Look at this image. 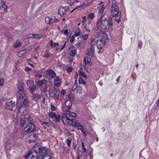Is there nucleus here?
Here are the masks:
<instances>
[{
  "mask_svg": "<svg viewBox=\"0 0 159 159\" xmlns=\"http://www.w3.org/2000/svg\"><path fill=\"white\" fill-rule=\"evenodd\" d=\"M21 45V43L19 40H17L16 41L15 43L13 45V47L14 48H17L19 47Z\"/></svg>",
  "mask_w": 159,
  "mask_h": 159,
  "instance_id": "b1692460",
  "label": "nucleus"
},
{
  "mask_svg": "<svg viewBox=\"0 0 159 159\" xmlns=\"http://www.w3.org/2000/svg\"><path fill=\"white\" fill-rule=\"evenodd\" d=\"M31 70H32L31 69L30 67H26L25 68V70L26 72L29 71Z\"/></svg>",
  "mask_w": 159,
  "mask_h": 159,
  "instance_id": "5fc2aeb1",
  "label": "nucleus"
},
{
  "mask_svg": "<svg viewBox=\"0 0 159 159\" xmlns=\"http://www.w3.org/2000/svg\"><path fill=\"white\" fill-rule=\"evenodd\" d=\"M34 35V38L35 39H40L42 38L43 36V35L42 34H35Z\"/></svg>",
  "mask_w": 159,
  "mask_h": 159,
  "instance_id": "58836bf2",
  "label": "nucleus"
},
{
  "mask_svg": "<svg viewBox=\"0 0 159 159\" xmlns=\"http://www.w3.org/2000/svg\"><path fill=\"white\" fill-rule=\"evenodd\" d=\"M27 124L24 129V131L26 133H32L34 132L36 127L34 124L32 118L30 116H29L27 119Z\"/></svg>",
  "mask_w": 159,
  "mask_h": 159,
  "instance_id": "20e7f679",
  "label": "nucleus"
},
{
  "mask_svg": "<svg viewBox=\"0 0 159 159\" xmlns=\"http://www.w3.org/2000/svg\"><path fill=\"white\" fill-rule=\"evenodd\" d=\"M51 109L52 111H54L56 110V108L54 106H53L52 105H51Z\"/></svg>",
  "mask_w": 159,
  "mask_h": 159,
  "instance_id": "680f3d73",
  "label": "nucleus"
},
{
  "mask_svg": "<svg viewBox=\"0 0 159 159\" xmlns=\"http://www.w3.org/2000/svg\"><path fill=\"white\" fill-rule=\"evenodd\" d=\"M68 33V30H64V34L65 35H67Z\"/></svg>",
  "mask_w": 159,
  "mask_h": 159,
  "instance_id": "bf43d9fd",
  "label": "nucleus"
},
{
  "mask_svg": "<svg viewBox=\"0 0 159 159\" xmlns=\"http://www.w3.org/2000/svg\"><path fill=\"white\" fill-rule=\"evenodd\" d=\"M2 7L3 8L4 10H7V6L6 5L5 1H3L2 2Z\"/></svg>",
  "mask_w": 159,
  "mask_h": 159,
  "instance_id": "4c0bfd02",
  "label": "nucleus"
},
{
  "mask_svg": "<svg viewBox=\"0 0 159 159\" xmlns=\"http://www.w3.org/2000/svg\"><path fill=\"white\" fill-rule=\"evenodd\" d=\"M75 38L74 36L73 35L72 36L70 39V41L71 42H73Z\"/></svg>",
  "mask_w": 159,
  "mask_h": 159,
  "instance_id": "6e6d98bb",
  "label": "nucleus"
},
{
  "mask_svg": "<svg viewBox=\"0 0 159 159\" xmlns=\"http://www.w3.org/2000/svg\"><path fill=\"white\" fill-rule=\"evenodd\" d=\"M78 72L79 73V75L81 76H82L84 78L86 79L87 78V75H86V73L84 72L81 69H80L78 70Z\"/></svg>",
  "mask_w": 159,
  "mask_h": 159,
  "instance_id": "4be33fe9",
  "label": "nucleus"
},
{
  "mask_svg": "<svg viewBox=\"0 0 159 159\" xmlns=\"http://www.w3.org/2000/svg\"><path fill=\"white\" fill-rule=\"evenodd\" d=\"M77 51L76 50H73L70 51V55L71 56H74L76 54Z\"/></svg>",
  "mask_w": 159,
  "mask_h": 159,
  "instance_id": "f704fd0d",
  "label": "nucleus"
},
{
  "mask_svg": "<svg viewBox=\"0 0 159 159\" xmlns=\"http://www.w3.org/2000/svg\"><path fill=\"white\" fill-rule=\"evenodd\" d=\"M117 2L115 0H109V4L111 6L112 16H116V15L121 14V12L119 11V8L117 6Z\"/></svg>",
  "mask_w": 159,
  "mask_h": 159,
  "instance_id": "7ed1b4c3",
  "label": "nucleus"
},
{
  "mask_svg": "<svg viewBox=\"0 0 159 159\" xmlns=\"http://www.w3.org/2000/svg\"><path fill=\"white\" fill-rule=\"evenodd\" d=\"M66 116L65 117L67 120H70L71 121H73V119H71L68 116L70 117H75L76 116V113L70 112L68 110H66Z\"/></svg>",
  "mask_w": 159,
  "mask_h": 159,
  "instance_id": "6e6552de",
  "label": "nucleus"
},
{
  "mask_svg": "<svg viewBox=\"0 0 159 159\" xmlns=\"http://www.w3.org/2000/svg\"><path fill=\"white\" fill-rule=\"evenodd\" d=\"M66 42H65L64 43V45L61 48V50H62V49H63L65 48V47L66 46Z\"/></svg>",
  "mask_w": 159,
  "mask_h": 159,
  "instance_id": "69168bd1",
  "label": "nucleus"
},
{
  "mask_svg": "<svg viewBox=\"0 0 159 159\" xmlns=\"http://www.w3.org/2000/svg\"><path fill=\"white\" fill-rule=\"evenodd\" d=\"M56 115L54 112H51L49 114V116L51 118H54Z\"/></svg>",
  "mask_w": 159,
  "mask_h": 159,
  "instance_id": "e433bc0d",
  "label": "nucleus"
},
{
  "mask_svg": "<svg viewBox=\"0 0 159 159\" xmlns=\"http://www.w3.org/2000/svg\"><path fill=\"white\" fill-rule=\"evenodd\" d=\"M107 39L105 37L102 38L100 40H98L96 42L98 49L100 50L102 49L107 44Z\"/></svg>",
  "mask_w": 159,
  "mask_h": 159,
  "instance_id": "39448f33",
  "label": "nucleus"
},
{
  "mask_svg": "<svg viewBox=\"0 0 159 159\" xmlns=\"http://www.w3.org/2000/svg\"><path fill=\"white\" fill-rule=\"evenodd\" d=\"M76 144L75 143L73 142V148L74 149H75Z\"/></svg>",
  "mask_w": 159,
  "mask_h": 159,
  "instance_id": "338daca9",
  "label": "nucleus"
},
{
  "mask_svg": "<svg viewBox=\"0 0 159 159\" xmlns=\"http://www.w3.org/2000/svg\"><path fill=\"white\" fill-rule=\"evenodd\" d=\"M32 154L30 152H29V153H28L25 156V159H28V158L31 156H31Z\"/></svg>",
  "mask_w": 159,
  "mask_h": 159,
  "instance_id": "09e8293b",
  "label": "nucleus"
},
{
  "mask_svg": "<svg viewBox=\"0 0 159 159\" xmlns=\"http://www.w3.org/2000/svg\"><path fill=\"white\" fill-rule=\"evenodd\" d=\"M42 96V95L41 93H33L31 96L32 99V100L37 101L40 99Z\"/></svg>",
  "mask_w": 159,
  "mask_h": 159,
  "instance_id": "9d476101",
  "label": "nucleus"
},
{
  "mask_svg": "<svg viewBox=\"0 0 159 159\" xmlns=\"http://www.w3.org/2000/svg\"><path fill=\"white\" fill-rule=\"evenodd\" d=\"M78 86V84L77 80H75V83L74 84L72 88V91L75 90Z\"/></svg>",
  "mask_w": 159,
  "mask_h": 159,
  "instance_id": "c756f323",
  "label": "nucleus"
},
{
  "mask_svg": "<svg viewBox=\"0 0 159 159\" xmlns=\"http://www.w3.org/2000/svg\"><path fill=\"white\" fill-rule=\"evenodd\" d=\"M69 7L68 6L61 7L58 11V14L61 16H65L68 14L69 10Z\"/></svg>",
  "mask_w": 159,
  "mask_h": 159,
  "instance_id": "0eeeda50",
  "label": "nucleus"
},
{
  "mask_svg": "<svg viewBox=\"0 0 159 159\" xmlns=\"http://www.w3.org/2000/svg\"><path fill=\"white\" fill-rule=\"evenodd\" d=\"M156 109L157 110L159 109V100H158L157 101V105Z\"/></svg>",
  "mask_w": 159,
  "mask_h": 159,
  "instance_id": "4d7b16f0",
  "label": "nucleus"
},
{
  "mask_svg": "<svg viewBox=\"0 0 159 159\" xmlns=\"http://www.w3.org/2000/svg\"><path fill=\"white\" fill-rule=\"evenodd\" d=\"M79 84H83L84 86H86L87 84L86 82L84 81L82 77L79 78Z\"/></svg>",
  "mask_w": 159,
  "mask_h": 159,
  "instance_id": "393cba45",
  "label": "nucleus"
},
{
  "mask_svg": "<svg viewBox=\"0 0 159 159\" xmlns=\"http://www.w3.org/2000/svg\"><path fill=\"white\" fill-rule=\"evenodd\" d=\"M65 92H66V91H65V90H63V89H62L60 91V93H61V94L62 95L64 94H65Z\"/></svg>",
  "mask_w": 159,
  "mask_h": 159,
  "instance_id": "e2e57ef3",
  "label": "nucleus"
},
{
  "mask_svg": "<svg viewBox=\"0 0 159 159\" xmlns=\"http://www.w3.org/2000/svg\"><path fill=\"white\" fill-rule=\"evenodd\" d=\"M19 123L21 127H23L26 123V118L25 117H21L20 118Z\"/></svg>",
  "mask_w": 159,
  "mask_h": 159,
  "instance_id": "4468645a",
  "label": "nucleus"
},
{
  "mask_svg": "<svg viewBox=\"0 0 159 159\" xmlns=\"http://www.w3.org/2000/svg\"><path fill=\"white\" fill-rule=\"evenodd\" d=\"M97 24L101 26L104 29H107V27L111 28L113 26L112 20L111 18H108L107 20L102 14L100 18L98 19Z\"/></svg>",
  "mask_w": 159,
  "mask_h": 159,
  "instance_id": "f03ea898",
  "label": "nucleus"
},
{
  "mask_svg": "<svg viewBox=\"0 0 159 159\" xmlns=\"http://www.w3.org/2000/svg\"><path fill=\"white\" fill-rule=\"evenodd\" d=\"M17 89L18 94L20 95L19 98L21 99H23L26 94L21 83H19L17 84Z\"/></svg>",
  "mask_w": 159,
  "mask_h": 159,
  "instance_id": "423d86ee",
  "label": "nucleus"
},
{
  "mask_svg": "<svg viewBox=\"0 0 159 159\" xmlns=\"http://www.w3.org/2000/svg\"><path fill=\"white\" fill-rule=\"evenodd\" d=\"M72 123L73 125H74V126H75L77 128H79L80 127H82V125L79 123L75 122H73Z\"/></svg>",
  "mask_w": 159,
  "mask_h": 159,
  "instance_id": "7c9ffc66",
  "label": "nucleus"
},
{
  "mask_svg": "<svg viewBox=\"0 0 159 159\" xmlns=\"http://www.w3.org/2000/svg\"><path fill=\"white\" fill-rule=\"evenodd\" d=\"M98 13H101L103 11L104 9V6L103 5L100 6L98 7Z\"/></svg>",
  "mask_w": 159,
  "mask_h": 159,
  "instance_id": "c85d7f7f",
  "label": "nucleus"
},
{
  "mask_svg": "<svg viewBox=\"0 0 159 159\" xmlns=\"http://www.w3.org/2000/svg\"><path fill=\"white\" fill-rule=\"evenodd\" d=\"M79 2V0H68V3L71 5H75Z\"/></svg>",
  "mask_w": 159,
  "mask_h": 159,
  "instance_id": "412c9836",
  "label": "nucleus"
},
{
  "mask_svg": "<svg viewBox=\"0 0 159 159\" xmlns=\"http://www.w3.org/2000/svg\"><path fill=\"white\" fill-rule=\"evenodd\" d=\"M54 118H55V122H57L60 121L61 119V117L60 116L56 115L55 116Z\"/></svg>",
  "mask_w": 159,
  "mask_h": 159,
  "instance_id": "c9c22d12",
  "label": "nucleus"
},
{
  "mask_svg": "<svg viewBox=\"0 0 159 159\" xmlns=\"http://www.w3.org/2000/svg\"><path fill=\"white\" fill-rule=\"evenodd\" d=\"M37 143L35 144L31 150L30 151L32 154L30 158H34L37 155V153L39 152L38 154L44 157L48 156L49 157L50 159L52 155V152L49 150H47L45 147H39Z\"/></svg>",
  "mask_w": 159,
  "mask_h": 159,
  "instance_id": "f257e3e1",
  "label": "nucleus"
},
{
  "mask_svg": "<svg viewBox=\"0 0 159 159\" xmlns=\"http://www.w3.org/2000/svg\"><path fill=\"white\" fill-rule=\"evenodd\" d=\"M58 20V18H56L53 17V18L51 17V24L53 23L56 22Z\"/></svg>",
  "mask_w": 159,
  "mask_h": 159,
  "instance_id": "473e14b6",
  "label": "nucleus"
},
{
  "mask_svg": "<svg viewBox=\"0 0 159 159\" xmlns=\"http://www.w3.org/2000/svg\"><path fill=\"white\" fill-rule=\"evenodd\" d=\"M72 71V69L71 67H68L67 69V71L68 73L71 72Z\"/></svg>",
  "mask_w": 159,
  "mask_h": 159,
  "instance_id": "052dcab7",
  "label": "nucleus"
},
{
  "mask_svg": "<svg viewBox=\"0 0 159 159\" xmlns=\"http://www.w3.org/2000/svg\"><path fill=\"white\" fill-rule=\"evenodd\" d=\"M87 64L89 66H91L92 64L90 57H85L84 59L83 64L84 66V67Z\"/></svg>",
  "mask_w": 159,
  "mask_h": 159,
  "instance_id": "ddd939ff",
  "label": "nucleus"
},
{
  "mask_svg": "<svg viewBox=\"0 0 159 159\" xmlns=\"http://www.w3.org/2000/svg\"><path fill=\"white\" fill-rule=\"evenodd\" d=\"M42 124L45 125L48 127L50 126V124L48 122H44L42 123Z\"/></svg>",
  "mask_w": 159,
  "mask_h": 159,
  "instance_id": "3c124183",
  "label": "nucleus"
},
{
  "mask_svg": "<svg viewBox=\"0 0 159 159\" xmlns=\"http://www.w3.org/2000/svg\"><path fill=\"white\" fill-rule=\"evenodd\" d=\"M58 45H59V44L58 43H54V44L53 48L54 47H55L56 46H58Z\"/></svg>",
  "mask_w": 159,
  "mask_h": 159,
  "instance_id": "774afa93",
  "label": "nucleus"
},
{
  "mask_svg": "<svg viewBox=\"0 0 159 159\" xmlns=\"http://www.w3.org/2000/svg\"><path fill=\"white\" fill-rule=\"evenodd\" d=\"M88 17L91 19H93L94 17V14L93 13H90L89 14Z\"/></svg>",
  "mask_w": 159,
  "mask_h": 159,
  "instance_id": "a19ab883",
  "label": "nucleus"
},
{
  "mask_svg": "<svg viewBox=\"0 0 159 159\" xmlns=\"http://www.w3.org/2000/svg\"><path fill=\"white\" fill-rule=\"evenodd\" d=\"M23 103L25 106H27L29 104L28 100L27 98H25L23 101Z\"/></svg>",
  "mask_w": 159,
  "mask_h": 159,
  "instance_id": "ea45409f",
  "label": "nucleus"
},
{
  "mask_svg": "<svg viewBox=\"0 0 159 159\" xmlns=\"http://www.w3.org/2000/svg\"><path fill=\"white\" fill-rule=\"evenodd\" d=\"M49 43L50 44V46L52 48H53L54 44L53 43V41L52 40H50Z\"/></svg>",
  "mask_w": 159,
  "mask_h": 159,
  "instance_id": "13d9d810",
  "label": "nucleus"
},
{
  "mask_svg": "<svg viewBox=\"0 0 159 159\" xmlns=\"http://www.w3.org/2000/svg\"><path fill=\"white\" fill-rule=\"evenodd\" d=\"M26 84L27 85L29 86L30 85V80H28L26 82Z\"/></svg>",
  "mask_w": 159,
  "mask_h": 159,
  "instance_id": "0e129e2a",
  "label": "nucleus"
},
{
  "mask_svg": "<svg viewBox=\"0 0 159 159\" xmlns=\"http://www.w3.org/2000/svg\"><path fill=\"white\" fill-rule=\"evenodd\" d=\"M83 6L84 5L83 4H82L80 6H78L77 7H76L74 9H73L71 12L70 13H71L73 12L74 11H75V10L77 8H79L80 7H83Z\"/></svg>",
  "mask_w": 159,
  "mask_h": 159,
  "instance_id": "864d4df0",
  "label": "nucleus"
},
{
  "mask_svg": "<svg viewBox=\"0 0 159 159\" xmlns=\"http://www.w3.org/2000/svg\"><path fill=\"white\" fill-rule=\"evenodd\" d=\"M51 97H53L54 98L58 99L59 98V92L57 90H54L50 93Z\"/></svg>",
  "mask_w": 159,
  "mask_h": 159,
  "instance_id": "f8f14e48",
  "label": "nucleus"
},
{
  "mask_svg": "<svg viewBox=\"0 0 159 159\" xmlns=\"http://www.w3.org/2000/svg\"><path fill=\"white\" fill-rule=\"evenodd\" d=\"M61 81L59 77H56L55 79L54 85L55 86H59L61 83Z\"/></svg>",
  "mask_w": 159,
  "mask_h": 159,
  "instance_id": "f3484780",
  "label": "nucleus"
},
{
  "mask_svg": "<svg viewBox=\"0 0 159 159\" xmlns=\"http://www.w3.org/2000/svg\"><path fill=\"white\" fill-rule=\"evenodd\" d=\"M72 139L71 138L69 137L66 139L67 145L68 147H70V144L71 142Z\"/></svg>",
  "mask_w": 159,
  "mask_h": 159,
  "instance_id": "2f4dec72",
  "label": "nucleus"
},
{
  "mask_svg": "<svg viewBox=\"0 0 159 159\" xmlns=\"http://www.w3.org/2000/svg\"><path fill=\"white\" fill-rule=\"evenodd\" d=\"M89 35V34H85L84 35H83V39L84 40H87L88 38Z\"/></svg>",
  "mask_w": 159,
  "mask_h": 159,
  "instance_id": "49530a36",
  "label": "nucleus"
},
{
  "mask_svg": "<svg viewBox=\"0 0 159 159\" xmlns=\"http://www.w3.org/2000/svg\"><path fill=\"white\" fill-rule=\"evenodd\" d=\"M91 47L90 48H94V46L96 45V42L94 39H91Z\"/></svg>",
  "mask_w": 159,
  "mask_h": 159,
  "instance_id": "cd10ccee",
  "label": "nucleus"
},
{
  "mask_svg": "<svg viewBox=\"0 0 159 159\" xmlns=\"http://www.w3.org/2000/svg\"><path fill=\"white\" fill-rule=\"evenodd\" d=\"M37 87L35 85H33L30 88V91L31 92H34L36 89Z\"/></svg>",
  "mask_w": 159,
  "mask_h": 159,
  "instance_id": "bb28decb",
  "label": "nucleus"
},
{
  "mask_svg": "<svg viewBox=\"0 0 159 159\" xmlns=\"http://www.w3.org/2000/svg\"><path fill=\"white\" fill-rule=\"evenodd\" d=\"M15 102H13L12 101L7 103L6 105V109L11 111H12L14 108L15 107V105L14 104Z\"/></svg>",
  "mask_w": 159,
  "mask_h": 159,
  "instance_id": "1a4fd4ad",
  "label": "nucleus"
},
{
  "mask_svg": "<svg viewBox=\"0 0 159 159\" xmlns=\"http://www.w3.org/2000/svg\"><path fill=\"white\" fill-rule=\"evenodd\" d=\"M4 80V79L3 78H1L0 79V86L3 85Z\"/></svg>",
  "mask_w": 159,
  "mask_h": 159,
  "instance_id": "a18cd8bd",
  "label": "nucleus"
},
{
  "mask_svg": "<svg viewBox=\"0 0 159 159\" xmlns=\"http://www.w3.org/2000/svg\"><path fill=\"white\" fill-rule=\"evenodd\" d=\"M46 74L49 75L51 79L55 78L56 76L55 72L52 70L48 69L46 71Z\"/></svg>",
  "mask_w": 159,
  "mask_h": 159,
  "instance_id": "9b49d317",
  "label": "nucleus"
},
{
  "mask_svg": "<svg viewBox=\"0 0 159 159\" xmlns=\"http://www.w3.org/2000/svg\"><path fill=\"white\" fill-rule=\"evenodd\" d=\"M37 156V157L36 159H43L44 158L43 157L40 155L39 154L37 153V155L35 157Z\"/></svg>",
  "mask_w": 159,
  "mask_h": 159,
  "instance_id": "37998d69",
  "label": "nucleus"
},
{
  "mask_svg": "<svg viewBox=\"0 0 159 159\" xmlns=\"http://www.w3.org/2000/svg\"><path fill=\"white\" fill-rule=\"evenodd\" d=\"M51 17H47L45 19V21L48 24H51Z\"/></svg>",
  "mask_w": 159,
  "mask_h": 159,
  "instance_id": "72a5a7b5",
  "label": "nucleus"
},
{
  "mask_svg": "<svg viewBox=\"0 0 159 159\" xmlns=\"http://www.w3.org/2000/svg\"><path fill=\"white\" fill-rule=\"evenodd\" d=\"M51 55V54L50 53L45 52L44 53V55L43 56V57L45 58H48Z\"/></svg>",
  "mask_w": 159,
  "mask_h": 159,
  "instance_id": "79ce46f5",
  "label": "nucleus"
},
{
  "mask_svg": "<svg viewBox=\"0 0 159 159\" xmlns=\"http://www.w3.org/2000/svg\"><path fill=\"white\" fill-rule=\"evenodd\" d=\"M75 46L78 48H83L84 47L85 43L83 41H81L79 43H76Z\"/></svg>",
  "mask_w": 159,
  "mask_h": 159,
  "instance_id": "a211bd4d",
  "label": "nucleus"
},
{
  "mask_svg": "<svg viewBox=\"0 0 159 159\" xmlns=\"http://www.w3.org/2000/svg\"><path fill=\"white\" fill-rule=\"evenodd\" d=\"M35 34H29L28 36V37L29 38H33V39H35L34 38V35Z\"/></svg>",
  "mask_w": 159,
  "mask_h": 159,
  "instance_id": "8fccbe9b",
  "label": "nucleus"
},
{
  "mask_svg": "<svg viewBox=\"0 0 159 159\" xmlns=\"http://www.w3.org/2000/svg\"><path fill=\"white\" fill-rule=\"evenodd\" d=\"M47 81L46 80L43 79L42 80L38 81L37 83V85L38 87H41L42 85L47 83Z\"/></svg>",
  "mask_w": 159,
  "mask_h": 159,
  "instance_id": "aec40b11",
  "label": "nucleus"
},
{
  "mask_svg": "<svg viewBox=\"0 0 159 159\" xmlns=\"http://www.w3.org/2000/svg\"><path fill=\"white\" fill-rule=\"evenodd\" d=\"M80 33L81 30L79 27H78L75 32V35L76 37L79 36L80 35Z\"/></svg>",
  "mask_w": 159,
  "mask_h": 159,
  "instance_id": "a878e982",
  "label": "nucleus"
},
{
  "mask_svg": "<svg viewBox=\"0 0 159 159\" xmlns=\"http://www.w3.org/2000/svg\"><path fill=\"white\" fill-rule=\"evenodd\" d=\"M82 19L83 20V21L81 22L82 25H84V24L86 20V16H82Z\"/></svg>",
  "mask_w": 159,
  "mask_h": 159,
  "instance_id": "de8ad7c7",
  "label": "nucleus"
},
{
  "mask_svg": "<svg viewBox=\"0 0 159 159\" xmlns=\"http://www.w3.org/2000/svg\"><path fill=\"white\" fill-rule=\"evenodd\" d=\"M79 129L81 130V131L84 134V136H86V133L85 131L84 130V129L83 128H78Z\"/></svg>",
  "mask_w": 159,
  "mask_h": 159,
  "instance_id": "603ef678",
  "label": "nucleus"
},
{
  "mask_svg": "<svg viewBox=\"0 0 159 159\" xmlns=\"http://www.w3.org/2000/svg\"><path fill=\"white\" fill-rule=\"evenodd\" d=\"M82 148H83V152L84 153H85L86 152L87 150L86 149V148L84 147V143L83 142H82Z\"/></svg>",
  "mask_w": 159,
  "mask_h": 159,
  "instance_id": "c03bdc74",
  "label": "nucleus"
},
{
  "mask_svg": "<svg viewBox=\"0 0 159 159\" xmlns=\"http://www.w3.org/2000/svg\"><path fill=\"white\" fill-rule=\"evenodd\" d=\"M36 141V135L34 134L31 135L30 137L29 141L30 142H35Z\"/></svg>",
  "mask_w": 159,
  "mask_h": 159,
  "instance_id": "6ab92c4d",
  "label": "nucleus"
},
{
  "mask_svg": "<svg viewBox=\"0 0 159 159\" xmlns=\"http://www.w3.org/2000/svg\"><path fill=\"white\" fill-rule=\"evenodd\" d=\"M87 55L90 57H93V56L94 53V48H90L89 50L87 51Z\"/></svg>",
  "mask_w": 159,
  "mask_h": 159,
  "instance_id": "2eb2a0df",
  "label": "nucleus"
},
{
  "mask_svg": "<svg viewBox=\"0 0 159 159\" xmlns=\"http://www.w3.org/2000/svg\"><path fill=\"white\" fill-rule=\"evenodd\" d=\"M121 14L116 15V16H112L113 17H115V20L117 23H119L120 21L121 18Z\"/></svg>",
  "mask_w": 159,
  "mask_h": 159,
  "instance_id": "5701e85b",
  "label": "nucleus"
},
{
  "mask_svg": "<svg viewBox=\"0 0 159 159\" xmlns=\"http://www.w3.org/2000/svg\"><path fill=\"white\" fill-rule=\"evenodd\" d=\"M65 104L68 109L69 110L71 109L72 105V102L71 101L69 100H66Z\"/></svg>",
  "mask_w": 159,
  "mask_h": 159,
  "instance_id": "dca6fc26",
  "label": "nucleus"
}]
</instances>
